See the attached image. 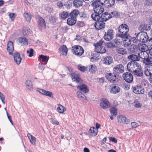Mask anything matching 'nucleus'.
Masks as SVG:
<instances>
[{
    "instance_id": "nucleus-2",
    "label": "nucleus",
    "mask_w": 152,
    "mask_h": 152,
    "mask_svg": "<svg viewBox=\"0 0 152 152\" xmlns=\"http://www.w3.org/2000/svg\"><path fill=\"white\" fill-rule=\"evenodd\" d=\"M118 31L120 34L118 35V37L121 38H126L128 36V32L129 31V27L126 24H122L120 25L118 28Z\"/></svg>"
},
{
    "instance_id": "nucleus-47",
    "label": "nucleus",
    "mask_w": 152,
    "mask_h": 152,
    "mask_svg": "<svg viewBox=\"0 0 152 152\" xmlns=\"http://www.w3.org/2000/svg\"><path fill=\"white\" fill-rule=\"evenodd\" d=\"M77 88L81 90L83 92L86 93V85L82 84L77 87Z\"/></svg>"
},
{
    "instance_id": "nucleus-46",
    "label": "nucleus",
    "mask_w": 152,
    "mask_h": 152,
    "mask_svg": "<svg viewBox=\"0 0 152 152\" xmlns=\"http://www.w3.org/2000/svg\"><path fill=\"white\" fill-rule=\"evenodd\" d=\"M137 49V45L132 46L129 49V51L130 53H134L136 51V50Z\"/></svg>"
},
{
    "instance_id": "nucleus-53",
    "label": "nucleus",
    "mask_w": 152,
    "mask_h": 152,
    "mask_svg": "<svg viewBox=\"0 0 152 152\" xmlns=\"http://www.w3.org/2000/svg\"><path fill=\"white\" fill-rule=\"evenodd\" d=\"M57 20V18L54 16L52 17L49 18L50 21L52 23H55Z\"/></svg>"
},
{
    "instance_id": "nucleus-54",
    "label": "nucleus",
    "mask_w": 152,
    "mask_h": 152,
    "mask_svg": "<svg viewBox=\"0 0 152 152\" xmlns=\"http://www.w3.org/2000/svg\"><path fill=\"white\" fill-rule=\"evenodd\" d=\"M139 29L140 30H147L148 29H147V26L144 24H141L139 27Z\"/></svg>"
},
{
    "instance_id": "nucleus-27",
    "label": "nucleus",
    "mask_w": 152,
    "mask_h": 152,
    "mask_svg": "<svg viewBox=\"0 0 152 152\" xmlns=\"http://www.w3.org/2000/svg\"><path fill=\"white\" fill-rule=\"evenodd\" d=\"M144 59L143 63L146 65H150L152 64V57H149L148 56L147 58H145V56H143Z\"/></svg>"
},
{
    "instance_id": "nucleus-24",
    "label": "nucleus",
    "mask_w": 152,
    "mask_h": 152,
    "mask_svg": "<svg viewBox=\"0 0 152 152\" xmlns=\"http://www.w3.org/2000/svg\"><path fill=\"white\" fill-rule=\"evenodd\" d=\"M13 57L15 61L17 64H19L22 59L19 53L17 52L14 53L13 54Z\"/></svg>"
},
{
    "instance_id": "nucleus-17",
    "label": "nucleus",
    "mask_w": 152,
    "mask_h": 152,
    "mask_svg": "<svg viewBox=\"0 0 152 152\" xmlns=\"http://www.w3.org/2000/svg\"><path fill=\"white\" fill-rule=\"evenodd\" d=\"M120 89L118 86L113 84L110 86V92L112 94H115L120 92Z\"/></svg>"
},
{
    "instance_id": "nucleus-15",
    "label": "nucleus",
    "mask_w": 152,
    "mask_h": 152,
    "mask_svg": "<svg viewBox=\"0 0 152 152\" xmlns=\"http://www.w3.org/2000/svg\"><path fill=\"white\" fill-rule=\"evenodd\" d=\"M94 26L96 29L100 30L105 28V23L104 21L100 19L95 22Z\"/></svg>"
},
{
    "instance_id": "nucleus-39",
    "label": "nucleus",
    "mask_w": 152,
    "mask_h": 152,
    "mask_svg": "<svg viewBox=\"0 0 152 152\" xmlns=\"http://www.w3.org/2000/svg\"><path fill=\"white\" fill-rule=\"evenodd\" d=\"M117 52L120 54L124 55L126 53L127 51L125 49L121 48H118L116 49Z\"/></svg>"
},
{
    "instance_id": "nucleus-49",
    "label": "nucleus",
    "mask_w": 152,
    "mask_h": 152,
    "mask_svg": "<svg viewBox=\"0 0 152 152\" xmlns=\"http://www.w3.org/2000/svg\"><path fill=\"white\" fill-rule=\"evenodd\" d=\"M99 58V56H98L97 55H94L93 57H92L91 58V61L92 62L97 61Z\"/></svg>"
},
{
    "instance_id": "nucleus-55",
    "label": "nucleus",
    "mask_w": 152,
    "mask_h": 152,
    "mask_svg": "<svg viewBox=\"0 0 152 152\" xmlns=\"http://www.w3.org/2000/svg\"><path fill=\"white\" fill-rule=\"evenodd\" d=\"M34 50L32 48H30L29 50H28L27 51V53H28L29 54L28 56L29 57H32L34 55Z\"/></svg>"
},
{
    "instance_id": "nucleus-6",
    "label": "nucleus",
    "mask_w": 152,
    "mask_h": 152,
    "mask_svg": "<svg viewBox=\"0 0 152 152\" xmlns=\"http://www.w3.org/2000/svg\"><path fill=\"white\" fill-rule=\"evenodd\" d=\"M136 37L139 41L144 43L147 42L149 40V37L147 33L143 31L138 33L136 35Z\"/></svg>"
},
{
    "instance_id": "nucleus-32",
    "label": "nucleus",
    "mask_w": 152,
    "mask_h": 152,
    "mask_svg": "<svg viewBox=\"0 0 152 152\" xmlns=\"http://www.w3.org/2000/svg\"><path fill=\"white\" fill-rule=\"evenodd\" d=\"M113 62L112 58L110 56H107L105 58L104 63L106 65H109Z\"/></svg>"
},
{
    "instance_id": "nucleus-14",
    "label": "nucleus",
    "mask_w": 152,
    "mask_h": 152,
    "mask_svg": "<svg viewBox=\"0 0 152 152\" xmlns=\"http://www.w3.org/2000/svg\"><path fill=\"white\" fill-rule=\"evenodd\" d=\"M100 107L103 109H106L110 106L109 102L105 98H102L100 100Z\"/></svg>"
},
{
    "instance_id": "nucleus-11",
    "label": "nucleus",
    "mask_w": 152,
    "mask_h": 152,
    "mask_svg": "<svg viewBox=\"0 0 152 152\" xmlns=\"http://www.w3.org/2000/svg\"><path fill=\"white\" fill-rule=\"evenodd\" d=\"M106 77L108 81L112 83L117 82L119 80L116 75L115 74H112L111 73L107 74L106 76Z\"/></svg>"
},
{
    "instance_id": "nucleus-36",
    "label": "nucleus",
    "mask_w": 152,
    "mask_h": 152,
    "mask_svg": "<svg viewBox=\"0 0 152 152\" xmlns=\"http://www.w3.org/2000/svg\"><path fill=\"white\" fill-rule=\"evenodd\" d=\"M113 70L117 73H121L124 72V67H114Z\"/></svg>"
},
{
    "instance_id": "nucleus-43",
    "label": "nucleus",
    "mask_w": 152,
    "mask_h": 152,
    "mask_svg": "<svg viewBox=\"0 0 152 152\" xmlns=\"http://www.w3.org/2000/svg\"><path fill=\"white\" fill-rule=\"evenodd\" d=\"M39 58L40 60H41L43 62H47L48 60V57L43 55H40Z\"/></svg>"
},
{
    "instance_id": "nucleus-42",
    "label": "nucleus",
    "mask_w": 152,
    "mask_h": 152,
    "mask_svg": "<svg viewBox=\"0 0 152 152\" xmlns=\"http://www.w3.org/2000/svg\"><path fill=\"white\" fill-rule=\"evenodd\" d=\"M31 31L29 28H25L23 29V33L24 36H26L29 35V34H31Z\"/></svg>"
},
{
    "instance_id": "nucleus-38",
    "label": "nucleus",
    "mask_w": 152,
    "mask_h": 152,
    "mask_svg": "<svg viewBox=\"0 0 152 152\" xmlns=\"http://www.w3.org/2000/svg\"><path fill=\"white\" fill-rule=\"evenodd\" d=\"M26 85L27 86V88L29 90H31L33 89L32 83L31 81L30 80H27L26 82Z\"/></svg>"
},
{
    "instance_id": "nucleus-13",
    "label": "nucleus",
    "mask_w": 152,
    "mask_h": 152,
    "mask_svg": "<svg viewBox=\"0 0 152 152\" xmlns=\"http://www.w3.org/2000/svg\"><path fill=\"white\" fill-rule=\"evenodd\" d=\"M132 89L133 92L136 94H143L145 92L144 88L140 85L132 86Z\"/></svg>"
},
{
    "instance_id": "nucleus-58",
    "label": "nucleus",
    "mask_w": 152,
    "mask_h": 152,
    "mask_svg": "<svg viewBox=\"0 0 152 152\" xmlns=\"http://www.w3.org/2000/svg\"><path fill=\"white\" fill-rule=\"evenodd\" d=\"M6 114H7V116L8 119L9 120L10 122V123H11L12 125H13V123L12 121V120L11 116L10 115H9V114H8V112H7V111H6Z\"/></svg>"
},
{
    "instance_id": "nucleus-28",
    "label": "nucleus",
    "mask_w": 152,
    "mask_h": 152,
    "mask_svg": "<svg viewBox=\"0 0 152 152\" xmlns=\"http://www.w3.org/2000/svg\"><path fill=\"white\" fill-rule=\"evenodd\" d=\"M84 0H74L73 1V4L76 7L78 8L83 5V2H85Z\"/></svg>"
},
{
    "instance_id": "nucleus-4",
    "label": "nucleus",
    "mask_w": 152,
    "mask_h": 152,
    "mask_svg": "<svg viewBox=\"0 0 152 152\" xmlns=\"http://www.w3.org/2000/svg\"><path fill=\"white\" fill-rule=\"evenodd\" d=\"M79 13V11L77 10H75L71 12L70 17L67 19V24L70 26L75 24L77 21L76 18Z\"/></svg>"
},
{
    "instance_id": "nucleus-64",
    "label": "nucleus",
    "mask_w": 152,
    "mask_h": 152,
    "mask_svg": "<svg viewBox=\"0 0 152 152\" xmlns=\"http://www.w3.org/2000/svg\"><path fill=\"white\" fill-rule=\"evenodd\" d=\"M109 139L110 141L114 142L115 143H116L117 142V140L115 137H110Z\"/></svg>"
},
{
    "instance_id": "nucleus-7",
    "label": "nucleus",
    "mask_w": 152,
    "mask_h": 152,
    "mask_svg": "<svg viewBox=\"0 0 152 152\" xmlns=\"http://www.w3.org/2000/svg\"><path fill=\"white\" fill-rule=\"evenodd\" d=\"M72 51L73 54L77 56H80L84 52L82 47L78 45H75L72 47Z\"/></svg>"
},
{
    "instance_id": "nucleus-33",
    "label": "nucleus",
    "mask_w": 152,
    "mask_h": 152,
    "mask_svg": "<svg viewBox=\"0 0 152 152\" xmlns=\"http://www.w3.org/2000/svg\"><path fill=\"white\" fill-rule=\"evenodd\" d=\"M144 73L147 76H150L152 75V67H145Z\"/></svg>"
},
{
    "instance_id": "nucleus-50",
    "label": "nucleus",
    "mask_w": 152,
    "mask_h": 152,
    "mask_svg": "<svg viewBox=\"0 0 152 152\" xmlns=\"http://www.w3.org/2000/svg\"><path fill=\"white\" fill-rule=\"evenodd\" d=\"M106 46L108 48H115V45H114L112 41L107 43Z\"/></svg>"
},
{
    "instance_id": "nucleus-34",
    "label": "nucleus",
    "mask_w": 152,
    "mask_h": 152,
    "mask_svg": "<svg viewBox=\"0 0 152 152\" xmlns=\"http://www.w3.org/2000/svg\"><path fill=\"white\" fill-rule=\"evenodd\" d=\"M100 14L94 12L91 15V17L96 22L100 19L101 16H99Z\"/></svg>"
},
{
    "instance_id": "nucleus-26",
    "label": "nucleus",
    "mask_w": 152,
    "mask_h": 152,
    "mask_svg": "<svg viewBox=\"0 0 152 152\" xmlns=\"http://www.w3.org/2000/svg\"><path fill=\"white\" fill-rule=\"evenodd\" d=\"M98 132V129H95L94 127H91L88 131V133L92 137H95L97 135Z\"/></svg>"
},
{
    "instance_id": "nucleus-29",
    "label": "nucleus",
    "mask_w": 152,
    "mask_h": 152,
    "mask_svg": "<svg viewBox=\"0 0 152 152\" xmlns=\"http://www.w3.org/2000/svg\"><path fill=\"white\" fill-rule=\"evenodd\" d=\"M60 16L62 19H65L69 17L71 15V12L69 13L67 12L63 11L60 13Z\"/></svg>"
},
{
    "instance_id": "nucleus-63",
    "label": "nucleus",
    "mask_w": 152,
    "mask_h": 152,
    "mask_svg": "<svg viewBox=\"0 0 152 152\" xmlns=\"http://www.w3.org/2000/svg\"><path fill=\"white\" fill-rule=\"evenodd\" d=\"M50 122L53 124H56V125H58L59 123L58 121H54L53 118H51L50 119Z\"/></svg>"
},
{
    "instance_id": "nucleus-20",
    "label": "nucleus",
    "mask_w": 152,
    "mask_h": 152,
    "mask_svg": "<svg viewBox=\"0 0 152 152\" xmlns=\"http://www.w3.org/2000/svg\"><path fill=\"white\" fill-rule=\"evenodd\" d=\"M117 118L118 121L120 123L127 124L129 122V120L125 116L123 115L118 116Z\"/></svg>"
},
{
    "instance_id": "nucleus-37",
    "label": "nucleus",
    "mask_w": 152,
    "mask_h": 152,
    "mask_svg": "<svg viewBox=\"0 0 152 152\" xmlns=\"http://www.w3.org/2000/svg\"><path fill=\"white\" fill-rule=\"evenodd\" d=\"M128 35L126 37V38H122L124 40V45L126 46H129L131 44V39L128 38Z\"/></svg>"
},
{
    "instance_id": "nucleus-23",
    "label": "nucleus",
    "mask_w": 152,
    "mask_h": 152,
    "mask_svg": "<svg viewBox=\"0 0 152 152\" xmlns=\"http://www.w3.org/2000/svg\"><path fill=\"white\" fill-rule=\"evenodd\" d=\"M115 0H105L104 3V5L107 8L112 7L114 4Z\"/></svg>"
},
{
    "instance_id": "nucleus-62",
    "label": "nucleus",
    "mask_w": 152,
    "mask_h": 152,
    "mask_svg": "<svg viewBox=\"0 0 152 152\" xmlns=\"http://www.w3.org/2000/svg\"><path fill=\"white\" fill-rule=\"evenodd\" d=\"M80 18L81 19H84L86 17V15L85 14L84 12H81V13H79Z\"/></svg>"
},
{
    "instance_id": "nucleus-31",
    "label": "nucleus",
    "mask_w": 152,
    "mask_h": 152,
    "mask_svg": "<svg viewBox=\"0 0 152 152\" xmlns=\"http://www.w3.org/2000/svg\"><path fill=\"white\" fill-rule=\"evenodd\" d=\"M57 105V110L59 113L62 114L66 110V108L61 104H58Z\"/></svg>"
},
{
    "instance_id": "nucleus-12",
    "label": "nucleus",
    "mask_w": 152,
    "mask_h": 152,
    "mask_svg": "<svg viewBox=\"0 0 152 152\" xmlns=\"http://www.w3.org/2000/svg\"><path fill=\"white\" fill-rule=\"evenodd\" d=\"M72 78L73 80L76 83H81L83 80L81 79L80 75L77 72L71 74Z\"/></svg>"
},
{
    "instance_id": "nucleus-3",
    "label": "nucleus",
    "mask_w": 152,
    "mask_h": 152,
    "mask_svg": "<svg viewBox=\"0 0 152 152\" xmlns=\"http://www.w3.org/2000/svg\"><path fill=\"white\" fill-rule=\"evenodd\" d=\"M103 5L104 3L102 2L100 0H96L92 4L94 12L100 14L104 12V8L102 6Z\"/></svg>"
},
{
    "instance_id": "nucleus-57",
    "label": "nucleus",
    "mask_w": 152,
    "mask_h": 152,
    "mask_svg": "<svg viewBox=\"0 0 152 152\" xmlns=\"http://www.w3.org/2000/svg\"><path fill=\"white\" fill-rule=\"evenodd\" d=\"M10 18L11 19V21L14 20L15 17L16 16V15L14 13L10 14L9 15Z\"/></svg>"
},
{
    "instance_id": "nucleus-16",
    "label": "nucleus",
    "mask_w": 152,
    "mask_h": 152,
    "mask_svg": "<svg viewBox=\"0 0 152 152\" xmlns=\"http://www.w3.org/2000/svg\"><path fill=\"white\" fill-rule=\"evenodd\" d=\"M38 91L40 94L49 96L50 97L53 98V95L52 92L48 91L42 89L40 88H38L37 89Z\"/></svg>"
},
{
    "instance_id": "nucleus-40",
    "label": "nucleus",
    "mask_w": 152,
    "mask_h": 152,
    "mask_svg": "<svg viewBox=\"0 0 152 152\" xmlns=\"http://www.w3.org/2000/svg\"><path fill=\"white\" fill-rule=\"evenodd\" d=\"M24 16L27 21L29 22L31 21V16L30 13H25L24 14Z\"/></svg>"
},
{
    "instance_id": "nucleus-41",
    "label": "nucleus",
    "mask_w": 152,
    "mask_h": 152,
    "mask_svg": "<svg viewBox=\"0 0 152 152\" xmlns=\"http://www.w3.org/2000/svg\"><path fill=\"white\" fill-rule=\"evenodd\" d=\"M77 94L78 97L80 99L83 101L85 99V95L81 91H78L77 92Z\"/></svg>"
},
{
    "instance_id": "nucleus-8",
    "label": "nucleus",
    "mask_w": 152,
    "mask_h": 152,
    "mask_svg": "<svg viewBox=\"0 0 152 152\" xmlns=\"http://www.w3.org/2000/svg\"><path fill=\"white\" fill-rule=\"evenodd\" d=\"M137 49L141 51L140 54L142 55L143 54L146 56L148 55L147 51L148 50V46L145 44H139L137 45Z\"/></svg>"
},
{
    "instance_id": "nucleus-61",
    "label": "nucleus",
    "mask_w": 152,
    "mask_h": 152,
    "mask_svg": "<svg viewBox=\"0 0 152 152\" xmlns=\"http://www.w3.org/2000/svg\"><path fill=\"white\" fill-rule=\"evenodd\" d=\"M131 41H132L133 43H137V42L139 41L138 39L137 38V37L136 38V37H132L131 38Z\"/></svg>"
},
{
    "instance_id": "nucleus-9",
    "label": "nucleus",
    "mask_w": 152,
    "mask_h": 152,
    "mask_svg": "<svg viewBox=\"0 0 152 152\" xmlns=\"http://www.w3.org/2000/svg\"><path fill=\"white\" fill-rule=\"evenodd\" d=\"M114 36L113 30L112 29H109L107 32H105L103 37L105 40L110 41L113 38Z\"/></svg>"
},
{
    "instance_id": "nucleus-5",
    "label": "nucleus",
    "mask_w": 152,
    "mask_h": 152,
    "mask_svg": "<svg viewBox=\"0 0 152 152\" xmlns=\"http://www.w3.org/2000/svg\"><path fill=\"white\" fill-rule=\"evenodd\" d=\"M104 42V41L102 39L98 42L94 44V46L95 48V51L98 53H103L106 51V49L104 47L102 46V44Z\"/></svg>"
},
{
    "instance_id": "nucleus-35",
    "label": "nucleus",
    "mask_w": 152,
    "mask_h": 152,
    "mask_svg": "<svg viewBox=\"0 0 152 152\" xmlns=\"http://www.w3.org/2000/svg\"><path fill=\"white\" fill-rule=\"evenodd\" d=\"M39 26L41 28H45V23L44 19L41 17H40L39 19Z\"/></svg>"
},
{
    "instance_id": "nucleus-30",
    "label": "nucleus",
    "mask_w": 152,
    "mask_h": 152,
    "mask_svg": "<svg viewBox=\"0 0 152 152\" xmlns=\"http://www.w3.org/2000/svg\"><path fill=\"white\" fill-rule=\"evenodd\" d=\"M27 135L31 143L33 145H36V138L29 133L27 134Z\"/></svg>"
},
{
    "instance_id": "nucleus-18",
    "label": "nucleus",
    "mask_w": 152,
    "mask_h": 152,
    "mask_svg": "<svg viewBox=\"0 0 152 152\" xmlns=\"http://www.w3.org/2000/svg\"><path fill=\"white\" fill-rule=\"evenodd\" d=\"M130 67H127V69H129V70L131 72L134 73V75L138 76H142L143 75V72L142 70L141 67L137 68L135 70H130L129 68Z\"/></svg>"
},
{
    "instance_id": "nucleus-48",
    "label": "nucleus",
    "mask_w": 152,
    "mask_h": 152,
    "mask_svg": "<svg viewBox=\"0 0 152 152\" xmlns=\"http://www.w3.org/2000/svg\"><path fill=\"white\" fill-rule=\"evenodd\" d=\"M144 4L145 5L150 6L152 5V0H144Z\"/></svg>"
},
{
    "instance_id": "nucleus-59",
    "label": "nucleus",
    "mask_w": 152,
    "mask_h": 152,
    "mask_svg": "<svg viewBox=\"0 0 152 152\" xmlns=\"http://www.w3.org/2000/svg\"><path fill=\"white\" fill-rule=\"evenodd\" d=\"M131 125L132 128H136L139 126L138 124L136 122H134L131 123Z\"/></svg>"
},
{
    "instance_id": "nucleus-22",
    "label": "nucleus",
    "mask_w": 152,
    "mask_h": 152,
    "mask_svg": "<svg viewBox=\"0 0 152 152\" xmlns=\"http://www.w3.org/2000/svg\"><path fill=\"white\" fill-rule=\"evenodd\" d=\"M59 52L61 54L66 56L68 52V49L66 45L61 46L58 50Z\"/></svg>"
},
{
    "instance_id": "nucleus-10",
    "label": "nucleus",
    "mask_w": 152,
    "mask_h": 152,
    "mask_svg": "<svg viewBox=\"0 0 152 152\" xmlns=\"http://www.w3.org/2000/svg\"><path fill=\"white\" fill-rule=\"evenodd\" d=\"M122 77L128 83H132L133 81V75L130 72H126L124 73L123 74Z\"/></svg>"
},
{
    "instance_id": "nucleus-52",
    "label": "nucleus",
    "mask_w": 152,
    "mask_h": 152,
    "mask_svg": "<svg viewBox=\"0 0 152 152\" xmlns=\"http://www.w3.org/2000/svg\"><path fill=\"white\" fill-rule=\"evenodd\" d=\"M110 14L112 15V18L113 17L117 18L119 15L118 12L115 11L111 12Z\"/></svg>"
},
{
    "instance_id": "nucleus-45",
    "label": "nucleus",
    "mask_w": 152,
    "mask_h": 152,
    "mask_svg": "<svg viewBox=\"0 0 152 152\" xmlns=\"http://www.w3.org/2000/svg\"><path fill=\"white\" fill-rule=\"evenodd\" d=\"M110 111L111 115L116 116L117 115V109L115 107H112L110 109Z\"/></svg>"
},
{
    "instance_id": "nucleus-21",
    "label": "nucleus",
    "mask_w": 152,
    "mask_h": 152,
    "mask_svg": "<svg viewBox=\"0 0 152 152\" xmlns=\"http://www.w3.org/2000/svg\"><path fill=\"white\" fill-rule=\"evenodd\" d=\"M13 43L10 41H9L7 44V50L10 55H12L14 50Z\"/></svg>"
},
{
    "instance_id": "nucleus-25",
    "label": "nucleus",
    "mask_w": 152,
    "mask_h": 152,
    "mask_svg": "<svg viewBox=\"0 0 152 152\" xmlns=\"http://www.w3.org/2000/svg\"><path fill=\"white\" fill-rule=\"evenodd\" d=\"M16 40L22 45L27 46L28 45L27 39L25 37H19Z\"/></svg>"
},
{
    "instance_id": "nucleus-19",
    "label": "nucleus",
    "mask_w": 152,
    "mask_h": 152,
    "mask_svg": "<svg viewBox=\"0 0 152 152\" xmlns=\"http://www.w3.org/2000/svg\"><path fill=\"white\" fill-rule=\"evenodd\" d=\"M111 18H112V15L111 14L109 13L108 12H106L103 13L102 14L100 20L105 22Z\"/></svg>"
},
{
    "instance_id": "nucleus-51",
    "label": "nucleus",
    "mask_w": 152,
    "mask_h": 152,
    "mask_svg": "<svg viewBox=\"0 0 152 152\" xmlns=\"http://www.w3.org/2000/svg\"><path fill=\"white\" fill-rule=\"evenodd\" d=\"M113 44L115 45V48L117 47L120 44V41L117 39H115L112 41Z\"/></svg>"
},
{
    "instance_id": "nucleus-60",
    "label": "nucleus",
    "mask_w": 152,
    "mask_h": 152,
    "mask_svg": "<svg viewBox=\"0 0 152 152\" xmlns=\"http://www.w3.org/2000/svg\"><path fill=\"white\" fill-rule=\"evenodd\" d=\"M123 87L125 89L129 90V89L130 85H127L126 83H124L123 84Z\"/></svg>"
},
{
    "instance_id": "nucleus-1",
    "label": "nucleus",
    "mask_w": 152,
    "mask_h": 152,
    "mask_svg": "<svg viewBox=\"0 0 152 152\" xmlns=\"http://www.w3.org/2000/svg\"><path fill=\"white\" fill-rule=\"evenodd\" d=\"M140 53H139L138 55L132 54L128 56V58L132 61L129 62L127 64V66H140V65L139 63L137 62L140 60L141 58H142L143 57H140Z\"/></svg>"
},
{
    "instance_id": "nucleus-44",
    "label": "nucleus",
    "mask_w": 152,
    "mask_h": 152,
    "mask_svg": "<svg viewBox=\"0 0 152 152\" xmlns=\"http://www.w3.org/2000/svg\"><path fill=\"white\" fill-rule=\"evenodd\" d=\"M134 105L136 107L139 108L141 107L142 104L137 99H136L134 102Z\"/></svg>"
},
{
    "instance_id": "nucleus-56",
    "label": "nucleus",
    "mask_w": 152,
    "mask_h": 152,
    "mask_svg": "<svg viewBox=\"0 0 152 152\" xmlns=\"http://www.w3.org/2000/svg\"><path fill=\"white\" fill-rule=\"evenodd\" d=\"M0 99L3 104H4L5 103L4 96L2 93L1 92H0Z\"/></svg>"
}]
</instances>
